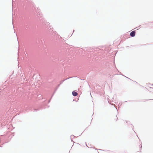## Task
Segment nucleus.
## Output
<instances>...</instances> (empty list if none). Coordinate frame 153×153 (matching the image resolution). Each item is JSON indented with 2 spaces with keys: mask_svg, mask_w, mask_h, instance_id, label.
I'll list each match as a JSON object with an SVG mask.
<instances>
[{
  "mask_svg": "<svg viewBox=\"0 0 153 153\" xmlns=\"http://www.w3.org/2000/svg\"><path fill=\"white\" fill-rule=\"evenodd\" d=\"M135 31H133L130 33V35L131 37H134L135 36Z\"/></svg>",
  "mask_w": 153,
  "mask_h": 153,
  "instance_id": "f257e3e1",
  "label": "nucleus"
},
{
  "mask_svg": "<svg viewBox=\"0 0 153 153\" xmlns=\"http://www.w3.org/2000/svg\"><path fill=\"white\" fill-rule=\"evenodd\" d=\"M72 94L74 96H76L78 95L77 93L76 92H75L74 91L72 92Z\"/></svg>",
  "mask_w": 153,
  "mask_h": 153,
  "instance_id": "f03ea898",
  "label": "nucleus"
},
{
  "mask_svg": "<svg viewBox=\"0 0 153 153\" xmlns=\"http://www.w3.org/2000/svg\"><path fill=\"white\" fill-rule=\"evenodd\" d=\"M113 120L115 121H116L117 120L118 118L117 116H115L113 118Z\"/></svg>",
  "mask_w": 153,
  "mask_h": 153,
  "instance_id": "7ed1b4c3",
  "label": "nucleus"
}]
</instances>
